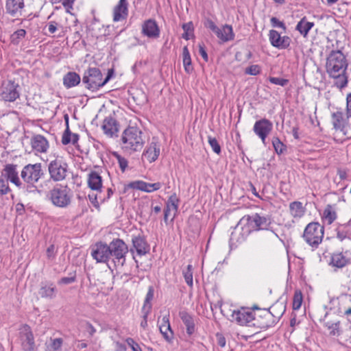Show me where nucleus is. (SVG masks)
Wrapping results in <instances>:
<instances>
[{
    "label": "nucleus",
    "instance_id": "1a4fd4ad",
    "mask_svg": "<svg viewBox=\"0 0 351 351\" xmlns=\"http://www.w3.org/2000/svg\"><path fill=\"white\" fill-rule=\"evenodd\" d=\"M48 171L50 178L54 182L62 181L67 176L68 165L57 157L48 164Z\"/></svg>",
    "mask_w": 351,
    "mask_h": 351
},
{
    "label": "nucleus",
    "instance_id": "e433bc0d",
    "mask_svg": "<svg viewBox=\"0 0 351 351\" xmlns=\"http://www.w3.org/2000/svg\"><path fill=\"white\" fill-rule=\"evenodd\" d=\"M289 210L291 215L295 218L302 217L305 213V208L302 202L298 201L291 202L289 204Z\"/></svg>",
    "mask_w": 351,
    "mask_h": 351
},
{
    "label": "nucleus",
    "instance_id": "cd10ccee",
    "mask_svg": "<svg viewBox=\"0 0 351 351\" xmlns=\"http://www.w3.org/2000/svg\"><path fill=\"white\" fill-rule=\"evenodd\" d=\"M179 317L186 326L187 335H192L196 330L194 317L186 311H180Z\"/></svg>",
    "mask_w": 351,
    "mask_h": 351
},
{
    "label": "nucleus",
    "instance_id": "49530a36",
    "mask_svg": "<svg viewBox=\"0 0 351 351\" xmlns=\"http://www.w3.org/2000/svg\"><path fill=\"white\" fill-rule=\"evenodd\" d=\"M112 155L114 156V158L117 160L119 166L122 172H124L128 167V161L126 158L121 156L120 154H119L117 152H114Z\"/></svg>",
    "mask_w": 351,
    "mask_h": 351
},
{
    "label": "nucleus",
    "instance_id": "f03ea898",
    "mask_svg": "<svg viewBox=\"0 0 351 351\" xmlns=\"http://www.w3.org/2000/svg\"><path fill=\"white\" fill-rule=\"evenodd\" d=\"M121 148L129 154L139 152L142 149L145 141L142 131L136 127H128L121 136Z\"/></svg>",
    "mask_w": 351,
    "mask_h": 351
},
{
    "label": "nucleus",
    "instance_id": "bb28decb",
    "mask_svg": "<svg viewBox=\"0 0 351 351\" xmlns=\"http://www.w3.org/2000/svg\"><path fill=\"white\" fill-rule=\"evenodd\" d=\"M130 186L132 189H138L145 192L152 193L160 189L162 186L160 182L147 183L144 181H136L131 182Z\"/></svg>",
    "mask_w": 351,
    "mask_h": 351
},
{
    "label": "nucleus",
    "instance_id": "052dcab7",
    "mask_svg": "<svg viewBox=\"0 0 351 351\" xmlns=\"http://www.w3.org/2000/svg\"><path fill=\"white\" fill-rule=\"evenodd\" d=\"M199 53L205 62L208 61V56L203 43L199 44Z\"/></svg>",
    "mask_w": 351,
    "mask_h": 351
},
{
    "label": "nucleus",
    "instance_id": "8fccbe9b",
    "mask_svg": "<svg viewBox=\"0 0 351 351\" xmlns=\"http://www.w3.org/2000/svg\"><path fill=\"white\" fill-rule=\"evenodd\" d=\"M208 142L215 153H216L217 154H221V146L219 144L216 138L209 136L208 137Z\"/></svg>",
    "mask_w": 351,
    "mask_h": 351
},
{
    "label": "nucleus",
    "instance_id": "9d476101",
    "mask_svg": "<svg viewBox=\"0 0 351 351\" xmlns=\"http://www.w3.org/2000/svg\"><path fill=\"white\" fill-rule=\"evenodd\" d=\"M0 95L3 100L13 102L20 97V86L13 80L3 81L0 88Z\"/></svg>",
    "mask_w": 351,
    "mask_h": 351
},
{
    "label": "nucleus",
    "instance_id": "680f3d73",
    "mask_svg": "<svg viewBox=\"0 0 351 351\" xmlns=\"http://www.w3.org/2000/svg\"><path fill=\"white\" fill-rule=\"evenodd\" d=\"M47 256L49 259H53L55 257V246L54 245H50L47 249Z\"/></svg>",
    "mask_w": 351,
    "mask_h": 351
},
{
    "label": "nucleus",
    "instance_id": "774afa93",
    "mask_svg": "<svg viewBox=\"0 0 351 351\" xmlns=\"http://www.w3.org/2000/svg\"><path fill=\"white\" fill-rule=\"evenodd\" d=\"M347 237L346 232L344 231H341L340 230H337V238L341 241H343Z\"/></svg>",
    "mask_w": 351,
    "mask_h": 351
},
{
    "label": "nucleus",
    "instance_id": "3c124183",
    "mask_svg": "<svg viewBox=\"0 0 351 351\" xmlns=\"http://www.w3.org/2000/svg\"><path fill=\"white\" fill-rule=\"evenodd\" d=\"M302 302V294L301 291H296L293 295V308L298 310L300 308Z\"/></svg>",
    "mask_w": 351,
    "mask_h": 351
},
{
    "label": "nucleus",
    "instance_id": "423d86ee",
    "mask_svg": "<svg viewBox=\"0 0 351 351\" xmlns=\"http://www.w3.org/2000/svg\"><path fill=\"white\" fill-rule=\"evenodd\" d=\"M73 196L72 190L67 186L56 184L49 192V199L56 207L66 208L71 203Z\"/></svg>",
    "mask_w": 351,
    "mask_h": 351
},
{
    "label": "nucleus",
    "instance_id": "2f4dec72",
    "mask_svg": "<svg viewBox=\"0 0 351 351\" xmlns=\"http://www.w3.org/2000/svg\"><path fill=\"white\" fill-rule=\"evenodd\" d=\"M88 184L92 190L100 191L102 186V178L97 172L91 171L88 174Z\"/></svg>",
    "mask_w": 351,
    "mask_h": 351
},
{
    "label": "nucleus",
    "instance_id": "a18cd8bd",
    "mask_svg": "<svg viewBox=\"0 0 351 351\" xmlns=\"http://www.w3.org/2000/svg\"><path fill=\"white\" fill-rule=\"evenodd\" d=\"M51 343L47 346V351H59L62 345V339L56 338L51 339Z\"/></svg>",
    "mask_w": 351,
    "mask_h": 351
},
{
    "label": "nucleus",
    "instance_id": "b1692460",
    "mask_svg": "<svg viewBox=\"0 0 351 351\" xmlns=\"http://www.w3.org/2000/svg\"><path fill=\"white\" fill-rule=\"evenodd\" d=\"M132 243L138 255L143 256L149 252V245L147 243L144 236L140 234L133 236Z\"/></svg>",
    "mask_w": 351,
    "mask_h": 351
},
{
    "label": "nucleus",
    "instance_id": "7c9ffc66",
    "mask_svg": "<svg viewBox=\"0 0 351 351\" xmlns=\"http://www.w3.org/2000/svg\"><path fill=\"white\" fill-rule=\"evenodd\" d=\"M216 36L223 43L232 40L234 38L232 27L229 25H224L219 28V33H217Z\"/></svg>",
    "mask_w": 351,
    "mask_h": 351
},
{
    "label": "nucleus",
    "instance_id": "4c0bfd02",
    "mask_svg": "<svg viewBox=\"0 0 351 351\" xmlns=\"http://www.w3.org/2000/svg\"><path fill=\"white\" fill-rule=\"evenodd\" d=\"M182 62L184 67V70L187 73H191L193 68L191 64V58L186 46L184 47L182 50Z\"/></svg>",
    "mask_w": 351,
    "mask_h": 351
},
{
    "label": "nucleus",
    "instance_id": "aec40b11",
    "mask_svg": "<svg viewBox=\"0 0 351 351\" xmlns=\"http://www.w3.org/2000/svg\"><path fill=\"white\" fill-rule=\"evenodd\" d=\"M101 128L104 134L108 136H117L119 130V124L114 118L108 117L104 119Z\"/></svg>",
    "mask_w": 351,
    "mask_h": 351
},
{
    "label": "nucleus",
    "instance_id": "dca6fc26",
    "mask_svg": "<svg viewBox=\"0 0 351 351\" xmlns=\"http://www.w3.org/2000/svg\"><path fill=\"white\" fill-rule=\"evenodd\" d=\"M268 36L271 45L276 48L285 49L290 46L291 42L290 37L281 36V34L276 30H269Z\"/></svg>",
    "mask_w": 351,
    "mask_h": 351
},
{
    "label": "nucleus",
    "instance_id": "f704fd0d",
    "mask_svg": "<svg viewBox=\"0 0 351 351\" xmlns=\"http://www.w3.org/2000/svg\"><path fill=\"white\" fill-rule=\"evenodd\" d=\"M337 219V213L332 206L328 204L322 214V220L324 224L330 225Z\"/></svg>",
    "mask_w": 351,
    "mask_h": 351
},
{
    "label": "nucleus",
    "instance_id": "a211bd4d",
    "mask_svg": "<svg viewBox=\"0 0 351 351\" xmlns=\"http://www.w3.org/2000/svg\"><path fill=\"white\" fill-rule=\"evenodd\" d=\"M17 165L14 164H8L5 166L1 172V176H3L8 181H10L16 186L25 189V185L21 181L16 170Z\"/></svg>",
    "mask_w": 351,
    "mask_h": 351
},
{
    "label": "nucleus",
    "instance_id": "72a5a7b5",
    "mask_svg": "<svg viewBox=\"0 0 351 351\" xmlns=\"http://www.w3.org/2000/svg\"><path fill=\"white\" fill-rule=\"evenodd\" d=\"M80 76L75 72H69L63 77V84L67 88L75 86L80 83Z\"/></svg>",
    "mask_w": 351,
    "mask_h": 351
},
{
    "label": "nucleus",
    "instance_id": "603ef678",
    "mask_svg": "<svg viewBox=\"0 0 351 351\" xmlns=\"http://www.w3.org/2000/svg\"><path fill=\"white\" fill-rule=\"evenodd\" d=\"M269 81L274 84L285 86L289 83V80L276 77H269Z\"/></svg>",
    "mask_w": 351,
    "mask_h": 351
},
{
    "label": "nucleus",
    "instance_id": "e2e57ef3",
    "mask_svg": "<svg viewBox=\"0 0 351 351\" xmlns=\"http://www.w3.org/2000/svg\"><path fill=\"white\" fill-rule=\"evenodd\" d=\"M75 281V276H71V277H63L62 278L60 281H59V283L60 284H64V285H68V284H71L73 282Z\"/></svg>",
    "mask_w": 351,
    "mask_h": 351
},
{
    "label": "nucleus",
    "instance_id": "4d7b16f0",
    "mask_svg": "<svg viewBox=\"0 0 351 351\" xmlns=\"http://www.w3.org/2000/svg\"><path fill=\"white\" fill-rule=\"evenodd\" d=\"M271 24L274 27H280L283 29L284 32H286L287 27L284 22L280 21L276 17H271L270 19Z\"/></svg>",
    "mask_w": 351,
    "mask_h": 351
},
{
    "label": "nucleus",
    "instance_id": "f3484780",
    "mask_svg": "<svg viewBox=\"0 0 351 351\" xmlns=\"http://www.w3.org/2000/svg\"><path fill=\"white\" fill-rule=\"evenodd\" d=\"M332 123L336 130L343 132L351 124V117L346 113L345 117L342 111L337 110L332 114Z\"/></svg>",
    "mask_w": 351,
    "mask_h": 351
},
{
    "label": "nucleus",
    "instance_id": "393cba45",
    "mask_svg": "<svg viewBox=\"0 0 351 351\" xmlns=\"http://www.w3.org/2000/svg\"><path fill=\"white\" fill-rule=\"evenodd\" d=\"M160 145L158 142L152 141L144 150L143 157L147 158L149 162L156 161L160 155Z\"/></svg>",
    "mask_w": 351,
    "mask_h": 351
},
{
    "label": "nucleus",
    "instance_id": "a878e982",
    "mask_svg": "<svg viewBox=\"0 0 351 351\" xmlns=\"http://www.w3.org/2000/svg\"><path fill=\"white\" fill-rule=\"evenodd\" d=\"M159 330L164 339L167 342L171 343L173 339V332L169 323V314L162 317V322L159 325Z\"/></svg>",
    "mask_w": 351,
    "mask_h": 351
},
{
    "label": "nucleus",
    "instance_id": "c85d7f7f",
    "mask_svg": "<svg viewBox=\"0 0 351 351\" xmlns=\"http://www.w3.org/2000/svg\"><path fill=\"white\" fill-rule=\"evenodd\" d=\"M56 286L50 282H42L38 290V294L41 298H52L55 295Z\"/></svg>",
    "mask_w": 351,
    "mask_h": 351
},
{
    "label": "nucleus",
    "instance_id": "6e6552de",
    "mask_svg": "<svg viewBox=\"0 0 351 351\" xmlns=\"http://www.w3.org/2000/svg\"><path fill=\"white\" fill-rule=\"evenodd\" d=\"M324 233V226H321L318 222H311L305 228L303 238L313 248H317L322 241Z\"/></svg>",
    "mask_w": 351,
    "mask_h": 351
},
{
    "label": "nucleus",
    "instance_id": "4468645a",
    "mask_svg": "<svg viewBox=\"0 0 351 351\" xmlns=\"http://www.w3.org/2000/svg\"><path fill=\"white\" fill-rule=\"evenodd\" d=\"M273 129V123L265 118L256 121L253 127L254 132L266 144V138Z\"/></svg>",
    "mask_w": 351,
    "mask_h": 351
},
{
    "label": "nucleus",
    "instance_id": "9b49d317",
    "mask_svg": "<svg viewBox=\"0 0 351 351\" xmlns=\"http://www.w3.org/2000/svg\"><path fill=\"white\" fill-rule=\"evenodd\" d=\"M19 337L24 351H34L35 342L30 326L23 324L19 328Z\"/></svg>",
    "mask_w": 351,
    "mask_h": 351
},
{
    "label": "nucleus",
    "instance_id": "13d9d810",
    "mask_svg": "<svg viewBox=\"0 0 351 351\" xmlns=\"http://www.w3.org/2000/svg\"><path fill=\"white\" fill-rule=\"evenodd\" d=\"M71 132L69 130V127L67 126L66 129L64 130L62 137V143L63 145H67L71 143Z\"/></svg>",
    "mask_w": 351,
    "mask_h": 351
},
{
    "label": "nucleus",
    "instance_id": "4be33fe9",
    "mask_svg": "<svg viewBox=\"0 0 351 351\" xmlns=\"http://www.w3.org/2000/svg\"><path fill=\"white\" fill-rule=\"evenodd\" d=\"M142 34L149 38H158L160 36V29L156 21H145L142 25Z\"/></svg>",
    "mask_w": 351,
    "mask_h": 351
},
{
    "label": "nucleus",
    "instance_id": "20e7f679",
    "mask_svg": "<svg viewBox=\"0 0 351 351\" xmlns=\"http://www.w3.org/2000/svg\"><path fill=\"white\" fill-rule=\"evenodd\" d=\"M276 308H280L282 312L278 313L277 315H274L271 311L269 309H263L257 314H254L253 322L252 323V326H254L259 329H267L269 327L274 326L279 319L282 316L286 310V306L284 304H280L276 305L274 310Z\"/></svg>",
    "mask_w": 351,
    "mask_h": 351
},
{
    "label": "nucleus",
    "instance_id": "412c9836",
    "mask_svg": "<svg viewBox=\"0 0 351 351\" xmlns=\"http://www.w3.org/2000/svg\"><path fill=\"white\" fill-rule=\"evenodd\" d=\"M24 7V0H7L5 2L6 13L13 17L21 16Z\"/></svg>",
    "mask_w": 351,
    "mask_h": 351
},
{
    "label": "nucleus",
    "instance_id": "ea45409f",
    "mask_svg": "<svg viewBox=\"0 0 351 351\" xmlns=\"http://www.w3.org/2000/svg\"><path fill=\"white\" fill-rule=\"evenodd\" d=\"M193 267L191 264L188 265L187 267L182 270V275L184 276V280L187 285H189L190 287H192L193 285Z\"/></svg>",
    "mask_w": 351,
    "mask_h": 351
},
{
    "label": "nucleus",
    "instance_id": "a19ab883",
    "mask_svg": "<svg viewBox=\"0 0 351 351\" xmlns=\"http://www.w3.org/2000/svg\"><path fill=\"white\" fill-rule=\"evenodd\" d=\"M179 199L176 193L172 194L166 202V207H168L174 211V215L178 212Z\"/></svg>",
    "mask_w": 351,
    "mask_h": 351
},
{
    "label": "nucleus",
    "instance_id": "0eeeda50",
    "mask_svg": "<svg viewBox=\"0 0 351 351\" xmlns=\"http://www.w3.org/2000/svg\"><path fill=\"white\" fill-rule=\"evenodd\" d=\"M108 245L110 263L114 267H122L128 253L127 244L121 239H114Z\"/></svg>",
    "mask_w": 351,
    "mask_h": 351
},
{
    "label": "nucleus",
    "instance_id": "338daca9",
    "mask_svg": "<svg viewBox=\"0 0 351 351\" xmlns=\"http://www.w3.org/2000/svg\"><path fill=\"white\" fill-rule=\"evenodd\" d=\"M347 106H346V113L349 114V117H351V93H349L347 96Z\"/></svg>",
    "mask_w": 351,
    "mask_h": 351
},
{
    "label": "nucleus",
    "instance_id": "0e129e2a",
    "mask_svg": "<svg viewBox=\"0 0 351 351\" xmlns=\"http://www.w3.org/2000/svg\"><path fill=\"white\" fill-rule=\"evenodd\" d=\"M88 198L92 204L97 208L99 209V204L97 201V196L95 195H88Z\"/></svg>",
    "mask_w": 351,
    "mask_h": 351
},
{
    "label": "nucleus",
    "instance_id": "c9c22d12",
    "mask_svg": "<svg viewBox=\"0 0 351 351\" xmlns=\"http://www.w3.org/2000/svg\"><path fill=\"white\" fill-rule=\"evenodd\" d=\"M314 26V23L308 22L306 17L304 16L297 24L295 29L298 31L301 35L306 38L311 30Z\"/></svg>",
    "mask_w": 351,
    "mask_h": 351
},
{
    "label": "nucleus",
    "instance_id": "6e6d98bb",
    "mask_svg": "<svg viewBox=\"0 0 351 351\" xmlns=\"http://www.w3.org/2000/svg\"><path fill=\"white\" fill-rule=\"evenodd\" d=\"M125 342L130 347L132 351H142L141 346L134 341V339L128 337L125 339Z\"/></svg>",
    "mask_w": 351,
    "mask_h": 351
},
{
    "label": "nucleus",
    "instance_id": "c03bdc74",
    "mask_svg": "<svg viewBox=\"0 0 351 351\" xmlns=\"http://www.w3.org/2000/svg\"><path fill=\"white\" fill-rule=\"evenodd\" d=\"M154 287L152 286H149L148 288V291L147 293L145 301H144L143 310L147 308V311H149V309L152 307L150 302L152 300V299L154 298Z\"/></svg>",
    "mask_w": 351,
    "mask_h": 351
},
{
    "label": "nucleus",
    "instance_id": "6ab92c4d",
    "mask_svg": "<svg viewBox=\"0 0 351 351\" xmlns=\"http://www.w3.org/2000/svg\"><path fill=\"white\" fill-rule=\"evenodd\" d=\"M30 144L36 153H46L49 147L47 138L40 134H34L30 139Z\"/></svg>",
    "mask_w": 351,
    "mask_h": 351
},
{
    "label": "nucleus",
    "instance_id": "de8ad7c7",
    "mask_svg": "<svg viewBox=\"0 0 351 351\" xmlns=\"http://www.w3.org/2000/svg\"><path fill=\"white\" fill-rule=\"evenodd\" d=\"M326 326L330 330V334L331 335H340V322H337L335 323H326Z\"/></svg>",
    "mask_w": 351,
    "mask_h": 351
},
{
    "label": "nucleus",
    "instance_id": "473e14b6",
    "mask_svg": "<svg viewBox=\"0 0 351 351\" xmlns=\"http://www.w3.org/2000/svg\"><path fill=\"white\" fill-rule=\"evenodd\" d=\"M245 240V236L242 230H239L237 226L232 232L230 238V245L231 248L237 247L238 245L243 243Z\"/></svg>",
    "mask_w": 351,
    "mask_h": 351
},
{
    "label": "nucleus",
    "instance_id": "2eb2a0df",
    "mask_svg": "<svg viewBox=\"0 0 351 351\" xmlns=\"http://www.w3.org/2000/svg\"><path fill=\"white\" fill-rule=\"evenodd\" d=\"M247 223L255 230H268L271 223V217L268 215L262 216L258 213L246 216Z\"/></svg>",
    "mask_w": 351,
    "mask_h": 351
},
{
    "label": "nucleus",
    "instance_id": "37998d69",
    "mask_svg": "<svg viewBox=\"0 0 351 351\" xmlns=\"http://www.w3.org/2000/svg\"><path fill=\"white\" fill-rule=\"evenodd\" d=\"M184 34H182V38L185 40H188L191 38V36H193V32L194 29L193 24L192 22H189L186 23H184L182 26Z\"/></svg>",
    "mask_w": 351,
    "mask_h": 351
},
{
    "label": "nucleus",
    "instance_id": "58836bf2",
    "mask_svg": "<svg viewBox=\"0 0 351 351\" xmlns=\"http://www.w3.org/2000/svg\"><path fill=\"white\" fill-rule=\"evenodd\" d=\"M272 145L276 153L278 155H281L287 152V145L284 144L277 136H274L272 138Z\"/></svg>",
    "mask_w": 351,
    "mask_h": 351
},
{
    "label": "nucleus",
    "instance_id": "bf43d9fd",
    "mask_svg": "<svg viewBox=\"0 0 351 351\" xmlns=\"http://www.w3.org/2000/svg\"><path fill=\"white\" fill-rule=\"evenodd\" d=\"M216 339H217V343L220 348H225L226 343V340L225 337L221 333L217 332L216 334Z\"/></svg>",
    "mask_w": 351,
    "mask_h": 351
},
{
    "label": "nucleus",
    "instance_id": "5701e85b",
    "mask_svg": "<svg viewBox=\"0 0 351 351\" xmlns=\"http://www.w3.org/2000/svg\"><path fill=\"white\" fill-rule=\"evenodd\" d=\"M128 16V2L127 0H119L113 9V21H124Z\"/></svg>",
    "mask_w": 351,
    "mask_h": 351
},
{
    "label": "nucleus",
    "instance_id": "79ce46f5",
    "mask_svg": "<svg viewBox=\"0 0 351 351\" xmlns=\"http://www.w3.org/2000/svg\"><path fill=\"white\" fill-rule=\"evenodd\" d=\"M25 35L26 31L25 29H18L11 35V42L14 45H18L20 43V41L25 37Z\"/></svg>",
    "mask_w": 351,
    "mask_h": 351
},
{
    "label": "nucleus",
    "instance_id": "7ed1b4c3",
    "mask_svg": "<svg viewBox=\"0 0 351 351\" xmlns=\"http://www.w3.org/2000/svg\"><path fill=\"white\" fill-rule=\"evenodd\" d=\"M114 75V69H108L106 77L103 79L102 73L99 68L89 67L84 73L82 83L88 90L95 91L104 86Z\"/></svg>",
    "mask_w": 351,
    "mask_h": 351
},
{
    "label": "nucleus",
    "instance_id": "864d4df0",
    "mask_svg": "<svg viewBox=\"0 0 351 351\" xmlns=\"http://www.w3.org/2000/svg\"><path fill=\"white\" fill-rule=\"evenodd\" d=\"M245 73L247 75H257L261 73V66L258 64H253L245 69Z\"/></svg>",
    "mask_w": 351,
    "mask_h": 351
},
{
    "label": "nucleus",
    "instance_id": "f257e3e1",
    "mask_svg": "<svg viewBox=\"0 0 351 351\" xmlns=\"http://www.w3.org/2000/svg\"><path fill=\"white\" fill-rule=\"evenodd\" d=\"M348 65L346 58L340 50L332 51L326 59V72L330 77L336 79L335 85L341 89L348 84Z\"/></svg>",
    "mask_w": 351,
    "mask_h": 351
},
{
    "label": "nucleus",
    "instance_id": "ddd939ff",
    "mask_svg": "<svg viewBox=\"0 0 351 351\" xmlns=\"http://www.w3.org/2000/svg\"><path fill=\"white\" fill-rule=\"evenodd\" d=\"M254 313L248 308L242 307L234 310L231 315L232 321L236 322L239 325L252 326L254 318Z\"/></svg>",
    "mask_w": 351,
    "mask_h": 351
},
{
    "label": "nucleus",
    "instance_id": "09e8293b",
    "mask_svg": "<svg viewBox=\"0 0 351 351\" xmlns=\"http://www.w3.org/2000/svg\"><path fill=\"white\" fill-rule=\"evenodd\" d=\"M10 191L8 181L3 176H0V195H6Z\"/></svg>",
    "mask_w": 351,
    "mask_h": 351
},
{
    "label": "nucleus",
    "instance_id": "39448f33",
    "mask_svg": "<svg viewBox=\"0 0 351 351\" xmlns=\"http://www.w3.org/2000/svg\"><path fill=\"white\" fill-rule=\"evenodd\" d=\"M45 175L42 169L40 163H36L34 165L29 164L25 165L21 173V176L25 182L26 191L29 193H35L38 191V188L36 186L40 178Z\"/></svg>",
    "mask_w": 351,
    "mask_h": 351
},
{
    "label": "nucleus",
    "instance_id": "f8f14e48",
    "mask_svg": "<svg viewBox=\"0 0 351 351\" xmlns=\"http://www.w3.org/2000/svg\"><path fill=\"white\" fill-rule=\"evenodd\" d=\"M109 250V245L103 242H97L91 249V256L97 263L108 264L110 262Z\"/></svg>",
    "mask_w": 351,
    "mask_h": 351
},
{
    "label": "nucleus",
    "instance_id": "5fc2aeb1",
    "mask_svg": "<svg viewBox=\"0 0 351 351\" xmlns=\"http://www.w3.org/2000/svg\"><path fill=\"white\" fill-rule=\"evenodd\" d=\"M204 26L210 29L213 33L217 34L219 33V27H217L215 23L210 19H207L204 22Z\"/></svg>",
    "mask_w": 351,
    "mask_h": 351
},
{
    "label": "nucleus",
    "instance_id": "69168bd1",
    "mask_svg": "<svg viewBox=\"0 0 351 351\" xmlns=\"http://www.w3.org/2000/svg\"><path fill=\"white\" fill-rule=\"evenodd\" d=\"M58 23L56 21H51L48 23V31L50 34H54L57 30Z\"/></svg>",
    "mask_w": 351,
    "mask_h": 351
},
{
    "label": "nucleus",
    "instance_id": "c756f323",
    "mask_svg": "<svg viewBox=\"0 0 351 351\" xmlns=\"http://www.w3.org/2000/svg\"><path fill=\"white\" fill-rule=\"evenodd\" d=\"M350 264V259L342 252L334 253L331 256L330 265L336 268H343Z\"/></svg>",
    "mask_w": 351,
    "mask_h": 351
}]
</instances>
